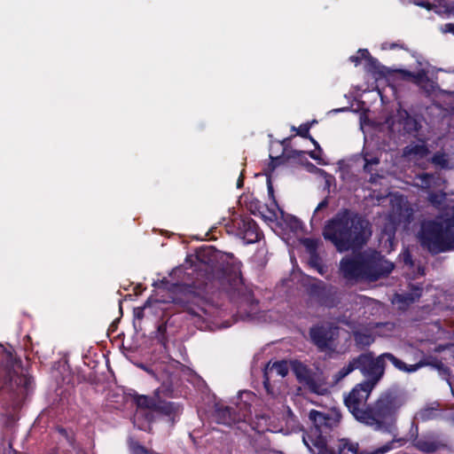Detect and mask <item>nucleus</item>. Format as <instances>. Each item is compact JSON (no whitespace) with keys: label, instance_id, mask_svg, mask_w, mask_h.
I'll return each instance as SVG.
<instances>
[{"label":"nucleus","instance_id":"nucleus-1","mask_svg":"<svg viewBox=\"0 0 454 454\" xmlns=\"http://www.w3.org/2000/svg\"><path fill=\"white\" fill-rule=\"evenodd\" d=\"M429 202L442 209L443 215L435 221H427L421 225L419 239L421 245L431 253L437 254L454 248V202L446 194L430 193Z\"/></svg>","mask_w":454,"mask_h":454},{"label":"nucleus","instance_id":"nucleus-2","mask_svg":"<svg viewBox=\"0 0 454 454\" xmlns=\"http://www.w3.org/2000/svg\"><path fill=\"white\" fill-rule=\"evenodd\" d=\"M371 234L369 223L346 209L328 221L323 231L325 239L332 241L340 252L361 246Z\"/></svg>","mask_w":454,"mask_h":454},{"label":"nucleus","instance_id":"nucleus-3","mask_svg":"<svg viewBox=\"0 0 454 454\" xmlns=\"http://www.w3.org/2000/svg\"><path fill=\"white\" fill-rule=\"evenodd\" d=\"M386 360L391 362L396 368L406 372H415L420 364H413L407 367L402 361L395 358L389 353H385L374 358L372 354H363L359 357L353 359L345 365L334 377L335 382L345 378L355 369H359L368 379L376 375V378H381L384 372V364Z\"/></svg>","mask_w":454,"mask_h":454},{"label":"nucleus","instance_id":"nucleus-4","mask_svg":"<svg viewBox=\"0 0 454 454\" xmlns=\"http://www.w3.org/2000/svg\"><path fill=\"white\" fill-rule=\"evenodd\" d=\"M386 360L391 362L396 368L406 372H415L420 364H413L407 367L402 361L395 358L389 353H385L374 358L372 354H363L359 357L353 359L345 365L334 377L335 382L345 378L355 369H359L368 379L376 375V378H381L384 372V364Z\"/></svg>","mask_w":454,"mask_h":454},{"label":"nucleus","instance_id":"nucleus-5","mask_svg":"<svg viewBox=\"0 0 454 454\" xmlns=\"http://www.w3.org/2000/svg\"><path fill=\"white\" fill-rule=\"evenodd\" d=\"M380 378L372 376L364 382L357 384L345 398V404L353 416L362 423H372L373 419L368 415L365 409L366 401Z\"/></svg>","mask_w":454,"mask_h":454},{"label":"nucleus","instance_id":"nucleus-6","mask_svg":"<svg viewBox=\"0 0 454 454\" xmlns=\"http://www.w3.org/2000/svg\"><path fill=\"white\" fill-rule=\"evenodd\" d=\"M392 211L388 215L389 223L383 230L387 240L392 243L395 236V226L401 223H409L413 211L406 199L399 194H391L389 199Z\"/></svg>","mask_w":454,"mask_h":454},{"label":"nucleus","instance_id":"nucleus-7","mask_svg":"<svg viewBox=\"0 0 454 454\" xmlns=\"http://www.w3.org/2000/svg\"><path fill=\"white\" fill-rule=\"evenodd\" d=\"M397 409L398 406L392 396L383 395L376 402L372 409L368 410V415L373 419V422L364 424L380 429L382 424L394 420V416Z\"/></svg>","mask_w":454,"mask_h":454},{"label":"nucleus","instance_id":"nucleus-8","mask_svg":"<svg viewBox=\"0 0 454 454\" xmlns=\"http://www.w3.org/2000/svg\"><path fill=\"white\" fill-rule=\"evenodd\" d=\"M159 399H154L147 395H137L135 399L137 410L134 415V424L141 430H150V421L144 418L147 417V411H155Z\"/></svg>","mask_w":454,"mask_h":454},{"label":"nucleus","instance_id":"nucleus-9","mask_svg":"<svg viewBox=\"0 0 454 454\" xmlns=\"http://www.w3.org/2000/svg\"><path fill=\"white\" fill-rule=\"evenodd\" d=\"M367 262L361 255L344 258L340 262V271L348 280H355L367 276Z\"/></svg>","mask_w":454,"mask_h":454},{"label":"nucleus","instance_id":"nucleus-10","mask_svg":"<svg viewBox=\"0 0 454 454\" xmlns=\"http://www.w3.org/2000/svg\"><path fill=\"white\" fill-rule=\"evenodd\" d=\"M395 74L400 75L403 80L411 81L420 88L427 90L433 88V82L429 79L427 72L423 68L417 73L400 69L395 71Z\"/></svg>","mask_w":454,"mask_h":454},{"label":"nucleus","instance_id":"nucleus-11","mask_svg":"<svg viewBox=\"0 0 454 454\" xmlns=\"http://www.w3.org/2000/svg\"><path fill=\"white\" fill-rule=\"evenodd\" d=\"M237 225L240 233L243 234V238L247 239V242L252 243L260 239V233L254 221L250 219H240L237 222Z\"/></svg>","mask_w":454,"mask_h":454},{"label":"nucleus","instance_id":"nucleus-12","mask_svg":"<svg viewBox=\"0 0 454 454\" xmlns=\"http://www.w3.org/2000/svg\"><path fill=\"white\" fill-rule=\"evenodd\" d=\"M414 446L422 452L431 453L440 450L443 443L434 435H424L415 441Z\"/></svg>","mask_w":454,"mask_h":454},{"label":"nucleus","instance_id":"nucleus-13","mask_svg":"<svg viewBox=\"0 0 454 454\" xmlns=\"http://www.w3.org/2000/svg\"><path fill=\"white\" fill-rule=\"evenodd\" d=\"M155 412L167 417L168 421L173 422L176 417L181 413V407L176 403L163 402L159 399Z\"/></svg>","mask_w":454,"mask_h":454},{"label":"nucleus","instance_id":"nucleus-14","mask_svg":"<svg viewBox=\"0 0 454 454\" xmlns=\"http://www.w3.org/2000/svg\"><path fill=\"white\" fill-rule=\"evenodd\" d=\"M439 5L431 4L429 0H411V2L419 6L425 7L428 10H434L439 14H454V7L450 6L446 0H437Z\"/></svg>","mask_w":454,"mask_h":454},{"label":"nucleus","instance_id":"nucleus-15","mask_svg":"<svg viewBox=\"0 0 454 454\" xmlns=\"http://www.w3.org/2000/svg\"><path fill=\"white\" fill-rule=\"evenodd\" d=\"M333 333H327L323 326H316L310 330V337L314 343L320 348L327 347L333 338Z\"/></svg>","mask_w":454,"mask_h":454},{"label":"nucleus","instance_id":"nucleus-16","mask_svg":"<svg viewBox=\"0 0 454 454\" xmlns=\"http://www.w3.org/2000/svg\"><path fill=\"white\" fill-rule=\"evenodd\" d=\"M443 184L440 177L428 174L419 175L416 178V185L423 189L442 188Z\"/></svg>","mask_w":454,"mask_h":454},{"label":"nucleus","instance_id":"nucleus-17","mask_svg":"<svg viewBox=\"0 0 454 454\" xmlns=\"http://www.w3.org/2000/svg\"><path fill=\"white\" fill-rule=\"evenodd\" d=\"M428 155V150L424 143H419L414 145H409L404 150V156L409 160L417 161L419 159H423Z\"/></svg>","mask_w":454,"mask_h":454},{"label":"nucleus","instance_id":"nucleus-18","mask_svg":"<svg viewBox=\"0 0 454 454\" xmlns=\"http://www.w3.org/2000/svg\"><path fill=\"white\" fill-rule=\"evenodd\" d=\"M311 392L317 395H325L328 392V386L325 379L316 378L312 376L306 383Z\"/></svg>","mask_w":454,"mask_h":454},{"label":"nucleus","instance_id":"nucleus-19","mask_svg":"<svg viewBox=\"0 0 454 454\" xmlns=\"http://www.w3.org/2000/svg\"><path fill=\"white\" fill-rule=\"evenodd\" d=\"M215 417L217 419V422L220 424H224L231 426L233 423H236L239 421V419H236L232 417V414L229 408H218L215 411Z\"/></svg>","mask_w":454,"mask_h":454},{"label":"nucleus","instance_id":"nucleus-20","mask_svg":"<svg viewBox=\"0 0 454 454\" xmlns=\"http://www.w3.org/2000/svg\"><path fill=\"white\" fill-rule=\"evenodd\" d=\"M288 364L285 361L273 363L271 365H268L266 374H275L284 378L288 373Z\"/></svg>","mask_w":454,"mask_h":454},{"label":"nucleus","instance_id":"nucleus-21","mask_svg":"<svg viewBox=\"0 0 454 454\" xmlns=\"http://www.w3.org/2000/svg\"><path fill=\"white\" fill-rule=\"evenodd\" d=\"M291 366L300 381H302L306 384L308 380H309V379L312 377L303 364L294 361L292 362Z\"/></svg>","mask_w":454,"mask_h":454},{"label":"nucleus","instance_id":"nucleus-22","mask_svg":"<svg viewBox=\"0 0 454 454\" xmlns=\"http://www.w3.org/2000/svg\"><path fill=\"white\" fill-rule=\"evenodd\" d=\"M310 141L313 143V145L316 146L315 151L309 152V156L317 160V162L320 165H326L327 162L323 159V151L321 147L319 146L318 143L313 138L310 137Z\"/></svg>","mask_w":454,"mask_h":454},{"label":"nucleus","instance_id":"nucleus-23","mask_svg":"<svg viewBox=\"0 0 454 454\" xmlns=\"http://www.w3.org/2000/svg\"><path fill=\"white\" fill-rule=\"evenodd\" d=\"M436 415V411L433 408H427L424 410L419 411L416 414V419H421V420H427L434 418Z\"/></svg>","mask_w":454,"mask_h":454},{"label":"nucleus","instance_id":"nucleus-24","mask_svg":"<svg viewBox=\"0 0 454 454\" xmlns=\"http://www.w3.org/2000/svg\"><path fill=\"white\" fill-rule=\"evenodd\" d=\"M379 263H380V269L377 271L376 277L384 275V274H388L392 271V270L394 268L393 263L388 261H386V260H380Z\"/></svg>","mask_w":454,"mask_h":454},{"label":"nucleus","instance_id":"nucleus-25","mask_svg":"<svg viewBox=\"0 0 454 454\" xmlns=\"http://www.w3.org/2000/svg\"><path fill=\"white\" fill-rule=\"evenodd\" d=\"M356 341L360 345H369L373 341V338L370 334H365L360 332L356 333L355 334Z\"/></svg>","mask_w":454,"mask_h":454},{"label":"nucleus","instance_id":"nucleus-26","mask_svg":"<svg viewBox=\"0 0 454 454\" xmlns=\"http://www.w3.org/2000/svg\"><path fill=\"white\" fill-rule=\"evenodd\" d=\"M364 160L365 161L364 164V169L366 171H371V167L372 165L379 164V159L377 157H372L371 154H369L367 152H364Z\"/></svg>","mask_w":454,"mask_h":454},{"label":"nucleus","instance_id":"nucleus-27","mask_svg":"<svg viewBox=\"0 0 454 454\" xmlns=\"http://www.w3.org/2000/svg\"><path fill=\"white\" fill-rule=\"evenodd\" d=\"M433 162L442 168H448V160L444 154H436L432 159Z\"/></svg>","mask_w":454,"mask_h":454},{"label":"nucleus","instance_id":"nucleus-28","mask_svg":"<svg viewBox=\"0 0 454 454\" xmlns=\"http://www.w3.org/2000/svg\"><path fill=\"white\" fill-rule=\"evenodd\" d=\"M309 129L310 126L309 124H302L298 129L293 128L294 130L297 131V134L302 137H309L310 139L309 136Z\"/></svg>","mask_w":454,"mask_h":454},{"label":"nucleus","instance_id":"nucleus-29","mask_svg":"<svg viewBox=\"0 0 454 454\" xmlns=\"http://www.w3.org/2000/svg\"><path fill=\"white\" fill-rule=\"evenodd\" d=\"M268 192H269V195L272 199V203L274 204V206L270 209V211L273 214V216L277 217V211H279L280 213H282V212L279 209L278 206L276 204V201H275V199H274V195H273V188H272V185L270 184V182L268 183Z\"/></svg>","mask_w":454,"mask_h":454},{"label":"nucleus","instance_id":"nucleus-30","mask_svg":"<svg viewBox=\"0 0 454 454\" xmlns=\"http://www.w3.org/2000/svg\"><path fill=\"white\" fill-rule=\"evenodd\" d=\"M394 447L392 446V443H387L383 445L382 447L377 449L376 450L370 452L368 454H384L389 450H391Z\"/></svg>","mask_w":454,"mask_h":454},{"label":"nucleus","instance_id":"nucleus-31","mask_svg":"<svg viewBox=\"0 0 454 454\" xmlns=\"http://www.w3.org/2000/svg\"><path fill=\"white\" fill-rule=\"evenodd\" d=\"M357 56L360 57V59H368L369 61L373 60L370 56L368 50H366V49H360L357 51Z\"/></svg>","mask_w":454,"mask_h":454},{"label":"nucleus","instance_id":"nucleus-32","mask_svg":"<svg viewBox=\"0 0 454 454\" xmlns=\"http://www.w3.org/2000/svg\"><path fill=\"white\" fill-rule=\"evenodd\" d=\"M328 205V202L326 200H324L323 201H321L317 207H316L315 211H314V214H313V219H315L317 217V213L323 209V208H325Z\"/></svg>","mask_w":454,"mask_h":454},{"label":"nucleus","instance_id":"nucleus-33","mask_svg":"<svg viewBox=\"0 0 454 454\" xmlns=\"http://www.w3.org/2000/svg\"><path fill=\"white\" fill-rule=\"evenodd\" d=\"M328 205V202L326 200H324L323 201H321L317 207H316L315 211H314V214H313V219H315L317 217V213L323 209V208H325Z\"/></svg>","mask_w":454,"mask_h":454},{"label":"nucleus","instance_id":"nucleus-34","mask_svg":"<svg viewBox=\"0 0 454 454\" xmlns=\"http://www.w3.org/2000/svg\"><path fill=\"white\" fill-rule=\"evenodd\" d=\"M442 31L443 33H452L454 35V24L447 23L442 27Z\"/></svg>","mask_w":454,"mask_h":454},{"label":"nucleus","instance_id":"nucleus-35","mask_svg":"<svg viewBox=\"0 0 454 454\" xmlns=\"http://www.w3.org/2000/svg\"><path fill=\"white\" fill-rule=\"evenodd\" d=\"M397 47H399V44H397V43H384L381 45L382 50H392V49H395Z\"/></svg>","mask_w":454,"mask_h":454},{"label":"nucleus","instance_id":"nucleus-36","mask_svg":"<svg viewBox=\"0 0 454 454\" xmlns=\"http://www.w3.org/2000/svg\"><path fill=\"white\" fill-rule=\"evenodd\" d=\"M349 60H350L351 62H353V63L355 64V66L359 65V64H360V62H361L360 57H359V56H357V55H356V56H351V57L349 58Z\"/></svg>","mask_w":454,"mask_h":454},{"label":"nucleus","instance_id":"nucleus-37","mask_svg":"<svg viewBox=\"0 0 454 454\" xmlns=\"http://www.w3.org/2000/svg\"><path fill=\"white\" fill-rule=\"evenodd\" d=\"M403 257H404V262H405L406 263L411 264V256H410V254H409L405 253V254H403Z\"/></svg>","mask_w":454,"mask_h":454},{"label":"nucleus","instance_id":"nucleus-38","mask_svg":"<svg viewBox=\"0 0 454 454\" xmlns=\"http://www.w3.org/2000/svg\"><path fill=\"white\" fill-rule=\"evenodd\" d=\"M242 185H243V180L241 177H239L237 182V186H238V188H240Z\"/></svg>","mask_w":454,"mask_h":454},{"label":"nucleus","instance_id":"nucleus-39","mask_svg":"<svg viewBox=\"0 0 454 454\" xmlns=\"http://www.w3.org/2000/svg\"><path fill=\"white\" fill-rule=\"evenodd\" d=\"M449 348L450 349V352L452 353L453 357H454V344H452L451 346H450V347H449Z\"/></svg>","mask_w":454,"mask_h":454},{"label":"nucleus","instance_id":"nucleus-40","mask_svg":"<svg viewBox=\"0 0 454 454\" xmlns=\"http://www.w3.org/2000/svg\"><path fill=\"white\" fill-rule=\"evenodd\" d=\"M140 368L145 370L146 372H150L145 366H144L143 364H140L139 365Z\"/></svg>","mask_w":454,"mask_h":454},{"label":"nucleus","instance_id":"nucleus-41","mask_svg":"<svg viewBox=\"0 0 454 454\" xmlns=\"http://www.w3.org/2000/svg\"><path fill=\"white\" fill-rule=\"evenodd\" d=\"M192 313L195 314V315L200 316V314L199 312L192 311Z\"/></svg>","mask_w":454,"mask_h":454},{"label":"nucleus","instance_id":"nucleus-42","mask_svg":"<svg viewBox=\"0 0 454 454\" xmlns=\"http://www.w3.org/2000/svg\"><path fill=\"white\" fill-rule=\"evenodd\" d=\"M441 350H442V348H441V347H438V348H436V351H438V352H440Z\"/></svg>","mask_w":454,"mask_h":454},{"label":"nucleus","instance_id":"nucleus-43","mask_svg":"<svg viewBox=\"0 0 454 454\" xmlns=\"http://www.w3.org/2000/svg\"><path fill=\"white\" fill-rule=\"evenodd\" d=\"M329 177H330V176H326V182H327V183L329 182V179H328Z\"/></svg>","mask_w":454,"mask_h":454},{"label":"nucleus","instance_id":"nucleus-44","mask_svg":"<svg viewBox=\"0 0 454 454\" xmlns=\"http://www.w3.org/2000/svg\"><path fill=\"white\" fill-rule=\"evenodd\" d=\"M452 420L454 421V417L452 418Z\"/></svg>","mask_w":454,"mask_h":454}]
</instances>
